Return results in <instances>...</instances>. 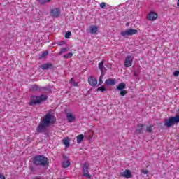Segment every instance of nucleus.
<instances>
[{
	"instance_id": "nucleus-25",
	"label": "nucleus",
	"mask_w": 179,
	"mask_h": 179,
	"mask_svg": "<svg viewBox=\"0 0 179 179\" xmlns=\"http://www.w3.org/2000/svg\"><path fill=\"white\" fill-rule=\"evenodd\" d=\"M72 57H73V53L72 52H69L64 55V58H65V59H68V58H72Z\"/></svg>"
},
{
	"instance_id": "nucleus-12",
	"label": "nucleus",
	"mask_w": 179,
	"mask_h": 179,
	"mask_svg": "<svg viewBox=\"0 0 179 179\" xmlns=\"http://www.w3.org/2000/svg\"><path fill=\"white\" fill-rule=\"evenodd\" d=\"M147 19L151 21L156 20V19H157V13L155 12L150 13L147 16Z\"/></svg>"
},
{
	"instance_id": "nucleus-37",
	"label": "nucleus",
	"mask_w": 179,
	"mask_h": 179,
	"mask_svg": "<svg viewBox=\"0 0 179 179\" xmlns=\"http://www.w3.org/2000/svg\"><path fill=\"white\" fill-rule=\"evenodd\" d=\"M69 82L71 83V85H73V82L75 81L73 80V78H71Z\"/></svg>"
},
{
	"instance_id": "nucleus-13",
	"label": "nucleus",
	"mask_w": 179,
	"mask_h": 179,
	"mask_svg": "<svg viewBox=\"0 0 179 179\" xmlns=\"http://www.w3.org/2000/svg\"><path fill=\"white\" fill-rule=\"evenodd\" d=\"M88 83H90V86H97V79L94 77H90L88 78Z\"/></svg>"
},
{
	"instance_id": "nucleus-38",
	"label": "nucleus",
	"mask_w": 179,
	"mask_h": 179,
	"mask_svg": "<svg viewBox=\"0 0 179 179\" xmlns=\"http://www.w3.org/2000/svg\"><path fill=\"white\" fill-rule=\"evenodd\" d=\"M73 85L77 87L78 86V83L73 82Z\"/></svg>"
},
{
	"instance_id": "nucleus-7",
	"label": "nucleus",
	"mask_w": 179,
	"mask_h": 179,
	"mask_svg": "<svg viewBox=\"0 0 179 179\" xmlns=\"http://www.w3.org/2000/svg\"><path fill=\"white\" fill-rule=\"evenodd\" d=\"M61 15V9L55 8L50 10V16L52 17L58 18Z\"/></svg>"
},
{
	"instance_id": "nucleus-40",
	"label": "nucleus",
	"mask_w": 179,
	"mask_h": 179,
	"mask_svg": "<svg viewBox=\"0 0 179 179\" xmlns=\"http://www.w3.org/2000/svg\"><path fill=\"white\" fill-rule=\"evenodd\" d=\"M134 76H138V73H136V72H134Z\"/></svg>"
},
{
	"instance_id": "nucleus-15",
	"label": "nucleus",
	"mask_w": 179,
	"mask_h": 179,
	"mask_svg": "<svg viewBox=\"0 0 179 179\" xmlns=\"http://www.w3.org/2000/svg\"><path fill=\"white\" fill-rule=\"evenodd\" d=\"M40 68H41V69L43 71H47L48 69H51V68H52V63H46L44 64H42Z\"/></svg>"
},
{
	"instance_id": "nucleus-8",
	"label": "nucleus",
	"mask_w": 179,
	"mask_h": 179,
	"mask_svg": "<svg viewBox=\"0 0 179 179\" xmlns=\"http://www.w3.org/2000/svg\"><path fill=\"white\" fill-rule=\"evenodd\" d=\"M133 61H134V57H132V56L131 55L127 56L124 61L125 68H129L130 66H132Z\"/></svg>"
},
{
	"instance_id": "nucleus-29",
	"label": "nucleus",
	"mask_w": 179,
	"mask_h": 179,
	"mask_svg": "<svg viewBox=\"0 0 179 179\" xmlns=\"http://www.w3.org/2000/svg\"><path fill=\"white\" fill-rule=\"evenodd\" d=\"M71 36H72V33H71V31H67L65 34V38H69Z\"/></svg>"
},
{
	"instance_id": "nucleus-35",
	"label": "nucleus",
	"mask_w": 179,
	"mask_h": 179,
	"mask_svg": "<svg viewBox=\"0 0 179 179\" xmlns=\"http://www.w3.org/2000/svg\"><path fill=\"white\" fill-rule=\"evenodd\" d=\"M178 75H179V71H175L173 72V76H178Z\"/></svg>"
},
{
	"instance_id": "nucleus-18",
	"label": "nucleus",
	"mask_w": 179,
	"mask_h": 179,
	"mask_svg": "<svg viewBox=\"0 0 179 179\" xmlns=\"http://www.w3.org/2000/svg\"><path fill=\"white\" fill-rule=\"evenodd\" d=\"M105 83L107 86H114L115 85V79L108 78L106 80Z\"/></svg>"
},
{
	"instance_id": "nucleus-30",
	"label": "nucleus",
	"mask_w": 179,
	"mask_h": 179,
	"mask_svg": "<svg viewBox=\"0 0 179 179\" xmlns=\"http://www.w3.org/2000/svg\"><path fill=\"white\" fill-rule=\"evenodd\" d=\"M47 55H48V51H45L43 52L41 55V58H44V57H47Z\"/></svg>"
},
{
	"instance_id": "nucleus-6",
	"label": "nucleus",
	"mask_w": 179,
	"mask_h": 179,
	"mask_svg": "<svg viewBox=\"0 0 179 179\" xmlns=\"http://www.w3.org/2000/svg\"><path fill=\"white\" fill-rule=\"evenodd\" d=\"M89 167H90V164L88 163H84L83 168V176L87 178H92V176L89 174Z\"/></svg>"
},
{
	"instance_id": "nucleus-4",
	"label": "nucleus",
	"mask_w": 179,
	"mask_h": 179,
	"mask_svg": "<svg viewBox=\"0 0 179 179\" xmlns=\"http://www.w3.org/2000/svg\"><path fill=\"white\" fill-rule=\"evenodd\" d=\"M179 115H176V117H170L169 119H166L164 121L165 127L170 128L174 125V124H178Z\"/></svg>"
},
{
	"instance_id": "nucleus-27",
	"label": "nucleus",
	"mask_w": 179,
	"mask_h": 179,
	"mask_svg": "<svg viewBox=\"0 0 179 179\" xmlns=\"http://www.w3.org/2000/svg\"><path fill=\"white\" fill-rule=\"evenodd\" d=\"M104 75L106 74H101L99 78V85H101L103 83V78H104Z\"/></svg>"
},
{
	"instance_id": "nucleus-3",
	"label": "nucleus",
	"mask_w": 179,
	"mask_h": 179,
	"mask_svg": "<svg viewBox=\"0 0 179 179\" xmlns=\"http://www.w3.org/2000/svg\"><path fill=\"white\" fill-rule=\"evenodd\" d=\"M47 100L46 95L41 94L39 96H33L31 97V101L29 103V106H36L37 104H41L42 101Z\"/></svg>"
},
{
	"instance_id": "nucleus-26",
	"label": "nucleus",
	"mask_w": 179,
	"mask_h": 179,
	"mask_svg": "<svg viewBox=\"0 0 179 179\" xmlns=\"http://www.w3.org/2000/svg\"><path fill=\"white\" fill-rule=\"evenodd\" d=\"M106 90H107L106 89V87L104 86H101V87H98L96 90L97 92H106Z\"/></svg>"
},
{
	"instance_id": "nucleus-9",
	"label": "nucleus",
	"mask_w": 179,
	"mask_h": 179,
	"mask_svg": "<svg viewBox=\"0 0 179 179\" xmlns=\"http://www.w3.org/2000/svg\"><path fill=\"white\" fill-rule=\"evenodd\" d=\"M63 162H62V167L63 169H67V167L71 166V162H69V159L68 158V157H66V155H63Z\"/></svg>"
},
{
	"instance_id": "nucleus-41",
	"label": "nucleus",
	"mask_w": 179,
	"mask_h": 179,
	"mask_svg": "<svg viewBox=\"0 0 179 179\" xmlns=\"http://www.w3.org/2000/svg\"><path fill=\"white\" fill-rule=\"evenodd\" d=\"M34 179H41V178L35 177Z\"/></svg>"
},
{
	"instance_id": "nucleus-23",
	"label": "nucleus",
	"mask_w": 179,
	"mask_h": 179,
	"mask_svg": "<svg viewBox=\"0 0 179 179\" xmlns=\"http://www.w3.org/2000/svg\"><path fill=\"white\" fill-rule=\"evenodd\" d=\"M69 51V48H63L61 49L60 52H59V55H62V54L65 52H68Z\"/></svg>"
},
{
	"instance_id": "nucleus-20",
	"label": "nucleus",
	"mask_w": 179,
	"mask_h": 179,
	"mask_svg": "<svg viewBox=\"0 0 179 179\" xmlns=\"http://www.w3.org/2000/svg\"><path fill=\"white\" fill-rule=\"evenodd\" d=\"M145 132L148 134H153V124L148 126L145 129Z\"/></svg>"
},
{
	"instance_id": "nucleus-33",
	"label": "nucleus",
	"mask_w": 179,
	"mask_h": 179,
	"mask_svg": "<svg viewBox=\"0 0 179 179\" xmlns=\"http://www.w3.org/2000/svg\"><path fill=\"white\" fill-rule=\"evenodd\" d=\"M100 6L102 9H104L106 8V3L105 2H102L101 4H100Z\"/></svg>"
},
{
	"instance_id": "nucleus-11",
	"label": "nucleus",
	"mask_w": 179,
	"mask_h": 179,
	"mask_svg": "<svg viewBox=\"0 0 179 179\" xmlns=\"http://www.w3.org/2000/svg\"><path fill=\"white\" fill-rule=\"evenodd\" d=\"M120 176L121 177H124L125 178H131L132 177L131 171L128 169H126L124 172H122Z\"/></svg>"
},
{
	"instance_id": "nucleus-22",
	"label": "nucleus",
	"mask_w": 179,
	"mask_h": 179,
	"mask_svg": "<svg viewBox=\"0 0 179 179\" xmlns=\"http://www.w3.org/2000/svg\"><path fill=\"white\" fill-rule=\"evenodd\" d=\"M83 138H85L83 134L78 135L77 136V143H78V144L82 143V141H83Z\"/></svg>"
},
{
	"instance_id": "nucleus-17",
	"label": "nucleus",
	"mask_w": 179,
	"mask_h": 179,
	"mask_svg": "<svg viewBox=\"0 0 179 179\" xmlns=\"http://www.w3.org/2000/svg\"><path fill=\"white\" fill-rule=\"evenodd\" d=\"M66 119L69 122H73L76 120V117L72 113H67Z\"/></svg>"
},
{
	"instance_id": "nucleus-10",
	"label": "nucleus",
	"mask_w": 179,
	"mask_h": 179,
	"mask_svg": "<svg viewBox=\"0 0 179 179\" xmlns=\"http://www.w3.org/2000/svg\"><path fill=\"white\" fill-rule=\"evenodd\" d=\"M104 62H105V60H102L98 64V66L101 71V74L102 75H106V73L107 72V69L104 67Z\"/></svg>"
},
{
	"instance_id": "nucleus-14",
	"label": "nucleus",
	"mask_w": 179,
	"mask_h": 179,
	"mask_svg": "<svg viewBox=\"0 0 179 179\" xmlns=\"http://www.w3.org/2000/svg\"><path fill=\"white\" fill-rule=\"evenodd\" d=\"M89 31L91 34H96L99 31V27L96 25H91Z\"/></svg>"
},
{
	"instance_id": "nucleus-21",
	"label": "nucleus",
	"mask_w": 179,
	"mask_h": 179,
	"mask_svg": "<svg viewBox=\"0 0 179 179\" xmlns=\"http://www.w3.org/2000/svg\"><path fill=\"white\" fill-rule=\"evenodd\" d=\"M127 87V85H125L124 83H120L119 85L117 87V90H124Z\"/></svg>"
},
{
	"instance_id": "nucleus-39",
	"label": "nucleus",
	"mask_w": 179,
	"mask_h": 179,
	"mask_svg": "<svg viewBox=\"0 0 179 179\" xmlns=\"http://www.w3.org/2000/svg\"><path fill=\"white\" fill-rule=\"evenodd\" d=\"M62 44H65V42H64V41L60 42V43L59 44V45H62Z\"/></svg>"
},
{
	"instance_id": "nucleus-16",
	"label": "nucleus",
	"mask_w": 179,
	"mask_h": 179,
	"mask_svg": "<svg viewBox=\"0 0 179 179\" xmlns=\"http://www.w3.org/2000/svg\"><path fill=\"white\" fill-rule=\"evenodd\" d=\"M145 127V124H138L136 129V134H143V128Z\"/></svg>"
},
{
	"instance_id": "nucleus-24",
	"label": "nucleus",
	"mask_w": 179,
	"mask_h": 179,
	"mask_svg": "<svg viewBox=\"0 0 179 179\" xmlns=\"http://www.w3.org/2000/svg\"><path fill=\"white\" fill-rule=\"evenodd\" d=\"M63 143L66 146V148H69V138H64L63 139Z\"/></svg>"
},
{
	"instance_id": "nucleus-32",
	"label": "nucleus",
	"mask_w": 179,
	"mask_h": 179,
	"mask_svg": "<svg viewBox=\"0 0 179 179\" xmlns=\"http://www.w3.org/2000/svg\"><path fill=\"white\" fill-rule=\"evenodd\" d=\"M29 170H30L31 173H35V171H36V168L33 166H29Z\"/></svg>"
},
{
	"instance_id": "nucleus-19",
	"label": "nucleus",
	"mask_w": 179,
	"mask_h": 179,
	"mask_svg": "<svg viewBox=\"0 0 179 179\" xmlns=\"http://www.w3.org/2000/svg\"><path fill=\"white\" fill-rule=\"evenodd\" d=\"M43 88H41L40 86L34 85H32L30 88L29 90L30 92H41V90H42Z\"/></svg>"
},
{
	"instance_id": "nucleus-36",
	"label": "nucleus",
	"mask_w": 179,
	"mask_h": 179,
	"mask_svg": "<svg viewBox=\"0 0 179 179\" xmlns=\"http://www.w3.org/2000/svg\"><path fill=\"white\" fill-rule=\"evenodd\" d=\"M0 179H6V178H5V176H3V174L0 173Z\"/></svg>"
},
{
	"instance_id": "nucleus-1",
	"label": "nucleus",
	"mask_w": 179,
	"mask_h": 179,
	"mask_svg": "<svg viewBox=\"0 0 179 179\" xmlns=\"http://www.w3.org/2000/svg\"><path fill=\"white\" fill-rule=\"evenodd\" d=\"M55 123V117L51 113H48L41 118V121L36 127V132L38 134H43L48 136L50 135L49 127Z\"/></svg>"
},
{
	"instance_id": "nucleus-5",
	"label": "nucleus",
	"mask_w": 179,
	"mask_h": 179,
	"mask_svg": "<svg viewBox=\"0 0 179 179\" xmlns=\"http://www.w3.org/2000/svg\"><path fill=\"white\" fill-rule=\"evenodd\" d=\"M122 37H127V36H134V34H138V30L134 29H129L121 32Z\"/></svg>"
},
{
	"instance_id": "nucleus-28",
	"label": "nucleus",
	"mask_w": 179,
	"mask_h": 179,
	"mask_svg": "<svg viewBox=\"0 0 179 179\" xmlns=\"http://www.w3.org/2000/svg\"><path fill=\"white\" fill-rule=\"evenodd\" d=\"M38 2H40L43 5L48 2H51V0H38Z\"/></svg>"
},
{
	"instance_id": "nucleus-31",
	"label": "nucleus",
	"mask_w": 179,
	"mask_h": 179,
	"mask_svg": "<svg viewBox=\"0 0 179 179\" xmlns=\"http://www.w3.org/2000/svg\"><path fill=\"white\" fill-rule=\"evenodd\" d=\"M127 93H128V92H127V90H120V96H125V94H127Z\"/></svg>"
},
{
	"instance_id": "nucleus-2",
	"label": "nucleus",
	"mask_w": 179,
	"mask_h": 179,
	"mask_svg": "<svg viewBox=\"0 0 179 179\" xmlns=\"http://www.w3.org/2000/svg\"><path fill=\"white\" fill-rule=\"evenodd\" d=\"M31 161L34 166H40L41 167H48L50 159L44 155H36L31 158Z\"/></svg>"
},
{
	"instance_id": "nucleus-34",
	"label": "nucleus",
	"mask_w": 179,
	"mask_h": 179,
	"mask_svg": "<svg viewBox=\"0 0 179 179\" xmlns=\"http://www.w3.org/2000/svg\"><path fill=\"white\" fill-rule=\"evenodd\" d=\"M141 173H143V174H148L149 171L148 170L142 169Z\"/></svg>"
},
{
	"instance_id": "nucleus-42",
	"label": "nucleus",
	"mask_w": 179,
	"mask_h": 179,
	"mask_svg": "<svg viewBox=\"0 0 179 179\" xmlns=\"http://www.w3.org/2000/svg\"><path fill=\"white\" fill-rule=\"evenodd\" d=\"M178 112H179V109H178Z\"/></svg>"
}]
</instances>
